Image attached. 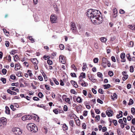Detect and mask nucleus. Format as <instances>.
I'll return each mask as SVG.
<instances>
[{"instance_id": "f257e3e1", "label": "nucleus", "mask_w": 135, "mask_h": 135, "mask_svg": "<svg viewBox=\"0 0 135 135\" xmlns=\"http://www.w3.org/2000/svg\"><path fill=\"white\" fill-rule=\"evenodd\" d=\"M87 13V15L93 23L99 25L102 23L103 19L101 16V14L99 11L93 9H89Z\"/></svg>"}, {"instance_id": "f03ea898", "label": "nucleus", "mask_w": 135, "mask_h": 135, "mask_svg": "<svg viewBox=\"0 0 135 135\" xmlns=\"http://www.w3.org/2000/svg\"><path fill=\"white\" fill-rule=\"evenodd\" d=\"M27 127L28 130L32 133H35L38 131V128L36 125L32 123H29L27 124Z\"/></svg>"}, {"instance_id": "7ed1b4c3", "label": "nucleus", "mask_w": 135, "mask_h": 135, "mask_svg": "<svg viewBox=\"0 0 135 135\" xmlns=\"http://www.w3.org/2000/svg\"><path fill=\"white\" fill-rule=\"evenodd\" d=\"M7 123V119L4 117L1 118L0 119V128H2Z\"/></svg>"}, {"instance_id": "20e7f679", "label": "nucleus", "mask_w": 135, "mask_h": 135, "mask_svg": "<svg viewBox=\"0 0 135 135\" xmlns=\"http://www.w3.org/2000/svg\"><path fill=\"white\" fill-rule=\"evenodd\" d=\"M13 132L17 135H20L22 133V130L19 128H15L13 129Z\"/></svg>"}, {"instance_id": "39448f33", "label": "nucleus", "mask_w": 135, "mask_h": 135, "mask_svg": "<svg viewBox=\"0 0 135 135\" xmlns=\"http://www.w3.org/2000/svg\"><path fill=\"white\" fill-rule=\"evenodd\" d=\"M70 28L71 30H72V32L74 33L76 32V27L75 24L73 22H71Z\"/></svg>"}, {"instance_id": "423d86ee", "label": "nucleus", "mask_w": 135, "mask_h": 135, "mask_svg": "<svg viewBox=\"0 0 135 135\" xmlns=\"http://www.w3.org/2000/svg\"><path fill=\"white\" fill-rule=\"evenodd\" d=\"M50 20L51 23H55L57 22V17L54 15H51L50 16Z\"/></svg>"}, {"instance_id": "0eeeda50", "label": "nucleus", "mask_w": 135, "mask_h": 135, "mask_svg": "<svg viewBox=\"0 0 135 135\" xmlns=\"http://www.w3.org/2000/svg\"><path fill=\"white\" fill-rule=\"evenodd\" d=\"M108 61V60L104 57H103L102 59V65L104 67L106 68V64Z\"/></svg>"}, {"instance_id": "6e6552de", "label": "nucleus", "mask_w": 135, "mask_h": 135, "mask_svg": "<svg viewBox=\"0 0 135 135\" xmlns=\"http://www.w3.org/2000/svg\"><path fill=\"white\" fill-rule=\"evenodd\" d=\"M59 61L62 64H65L66 63L64 57L62 55L59 57Z\"/></svg>"}, {"instance_id": "1a4fd4ad", "label": "nucleus", "mask_w": 135, "mask_h": 135, "mask_svg": "<svg viewBox=\"0 0 135 135\" xmlns=\"http://www.w3.org/2000/svg\"><path fill=\"white\" fill-rule=\"evenodd\" d=\"M120 57L122 60H121L122 62H124L126 61V60L125 59V55L124 53H122L120 55Z\"/></svg>"}, {"instance_id": "9d476101", "label": "nucleus", "mask_w": 135, "mask_h": 135, "mask_svg": "<svg viewBox=\"0 0 135 135\" xmlns=\"http://www.w3.org/2000/svg\"><path fill=\"white\" fill-rule=\"evenodd\" d=\"M113 111L112 110H107L106 112V113L109 117L112 116L113 115Z\"/></svg>"}, {"instance_id": "9b49d317", "label": "nucleus", "mask_w": 135, "mask_h": 135, "mask_svg": "<svg viewBox=\"0 0 135 135\" xmlns=\"http://www.w3.org/2000/svg\"><path fill=\"white\" fill-rule=\"evenodd\" d=\"M31 62L34 64L35 66H36L37 64H38V61L36 58L31 59Z\"/></svg>"}, {"instance_id": "f8f14e48", "label": "nucleus", "mask_w": 135, "mask_h": 135, "mask_svg": "<svg viewBox=\"0 0 135 135\" xmlns=\"http://www.w3.org/2000/svg\"><path fill=\"white\" fill-rule=\"evenodd\" d=\"M113 17H114L115 18H116V17L117 16V9L115 8L113 10Z\"/></svg>"}, {"instance_id": "ddd939ff", "label": "nucleus", "mask_w": 135, "mask_h": 135, "mask_svg": "<svg viewBox=\"0 0 135 135\" xmlns=\"http://www.w3.org/2000/svg\"><path fill=\"white\" fill-rule=\"evenodd\" d=\"M20 68V64H16L15 65V69L16 70H17Z\"/></svg>"}, {"instance_id": "4468645a", "label": "nucleus", "mask_w": 135, "mask_h": 135, "mask_svg": "<svg viewBox=\"0 0 135 135\" xmlns=\"http://www.w3.org/2000/svg\"><path fill=\"white\" fill-rule=\"evenodd\" d=\"M71 83L75 88L78 87V85L76 83L75 81L71 80Z\"/></svg>"}, {"instance_id": "2eb2a0df", "label": "nucleus", "mask_w": 135, "mask_h": 135, "mask_svg": "<svg viewBox=\"0 0 135 135\" xmlns=\"http://www.w3.org/2000/svg\"><path fill=\"white\" fill-rule=\"evenodd\" d=\"M7 92L8 93L10 94L11 95H16L17 94V93L14 91H11L10 89H8L7 90Z\"/></svg>"}, {"instance_id": "dca6fc26", "label": "nucleus", "mask_w": 135, "mask_h": 135, "mask_svg": "<svg viewBox=\"0 0 135 135\" xmlns=\"http://www.w3.org/2000/svg\"><path fill=\"white\" fill-rule=\"evenodd\" d=\"M26 117V120H30L31 119L33 118V116H32V115H25Z\"/></svg>"}, {"instance_id": "f3484780", "label": "nucleus", "mask_w": 135, "mask_h": 135, "mask_svg": "<svg viewBox=\"0 0 135 135\" xmlns=\"http://www.w3.org/2000/svg\"><path fill=\"white\" fill-rule=\"evenodd\" d=\"M88 77L89 79L93 83H95L96 81V79L94 78L93 76H88Z\"/></svg>"}, {"instance_id": "a211bd4d", "label": "nucleus", "mask_w": 135, "mask_h": 135, "mask_svg": "<svg viewBox=\"0 0 135 135\" xmlns=\"http://www.w3.org/2000/svg\"><path fill=\"white\" fill-rule=\"evenodd\" d=\"M111 98L113 99V100H114V98L117 99V95L115 93H114L113 94V96L111 95L110 96Z\"/></svg>"}, {"instance_id": "6ab92c4d", "label": "nucleus", "mask_w": 135, "mask_h": 135, "mask_svg": "<svg viewBox=\"0 0 135 135\" xmlns=\"http://www.w3.org/2000/svg\"><path fill=\"white\" fill-rule=\"evenodd\" d=\"M81 77L83 78H85V74L84 73H81L80 76H79V78L80 79Z\"/></svg>"}, {"instance_id": "aec40b11", "label": "nucleus", "mask_w": 135, "mask_h": 135, "mask_svg": "<svg viewBox=\"0 0 135 135\" xmlns=\"http://www.w3.org/2000/svg\"><path fill=\"white\" fill-rule=\"evenodd\" d=\"M5 108H6V111H5L6 113L7 114H9L10 113V110H9V108L7 107H5Z\"/></svg>"}, {"instance_id": "412c9836", "label": "nucleus", "mask_w": 135, "mask_h": 135, "mask_svg": "<svg viewBox=\"0 0 135 135\" xmlns=\"http://www.w3.org/2000/svg\"><path fill=\"white\" fill-rule=\"evenodd\" d=\"M10 88L12 90L15 91L17 92H18L19 91L18 89L16 88L15 87H11Z\"/></svg>"}, {"instance_id": "4be33fe9", "label": "nucleus", "mask_w": 135, "mask_h": 135, "mask_svg": "<svg viewBox=\"0 0 135 135\" xmlns=\"http://www.w3.org/2000/svg\"><path fill=\"white\" fill-rule=\"evenodd\" d=\"M126 57L129 61H131L132 60V58L131 57L130 54H129L126 55Z\"/></svg>"}, {"instance_id": "5701e85b", "label": "nucleus", "mask_w": 135, "mask_h": 135, "mask_svg": "<svg viewBox=\"0 0 135 135\" xmlns=\"http://www.w3.org/2000/svg\"><path fill=\"white\" fill-rule=\"evenodd\" d=\"M103 86L104 87V89H108L110 87V84H105L103 85Z\"/></svg>"}, {"instance_id": "b1692460", "label": "nucleus", "mask_w": 135, "mask_h": 135, "mask_svg": "<svg viewBox=\"0 0 135 135\" xmlns=\"http://www.w3.org/2000/svg\"><path fill=\"white\" fill-rule=\"evenodd\" d=\"M77 101L79 103H80L82 102V99L80 97H78L77 98H76Z\"/></svg>"}, {"instance_id": "393cba45", "label": "nucleus", "mask_w": 135, "mask_h": 135, "mask_svg": "<svg viewBox=\"0 0 135 135\" xmlns=\"http://www.w3.org/2000/svg\"><path fill=\"white\" fill-rule=\"evenodd\" d=\"M63 129L64 131L67 130L68 129V127L66 125L64 124L63 126Z\"/></svg>"}, {"instance_id": "a878e982", "label": "nucleus", "mask_w": 135, "mask_h": 135, "mask_svg": "<svg viewBox=\"0 0 135 135\" xmlns=\"http://www.w3.org/2000/svg\"><path fill=\"white\" fill-rule=\"evenodd\" d=\"M14 61L15 62L17 61V60H18L19 57L17 55H16L13 56Z\"/></svg>"}, {"instance_id": "bb28decb", "label": "nucleus", "mask_w": 135, "mask_h": 135, "mask_svg": "<svg viewBox=\"0 0 135 135\" xmlns=\"http://www.w3.org/2000/svg\"><path fill=\"white\" fill-rule=\"evenodd\" d=\"M100 40L102 42H106L107 39L105 37H102L100 38Z\"/></svg>"}, {"instance_id": "cd10ccee", "label": "nucleus", "mask_w": 135, "mask_h": 135, "mask_svg": "<svg viewBox=\"0 0 135 135\" xmlns=\"http://www.w3.org/2000/svg\"><path fill=\"white\" fill-rule=\"evenodd\" d=\"M65 101L66 102L68 103L69 104H70L71 103L70 99L69 98H65Z\"/></svg>"}, {"instance_id": "c85d7f7f", "label": "nucleus", "mask_w": 135, "mask_h": 135, "mask_svg": "<svg viewBox=\"0 0 135 135\" xmlns=\"http://www.w3.org/2000/svg\"><path fill=\"white\" fill-rule=\"evenodd\" d=\"M42 74L44 78L45 81H47V78L46 75L44 72L42 73Z\"/></svg>"}, {"instance_id": "c756f323", "label": "nucleus", "mask_w": 135, "mask_h": 135, "mask_svg": "<svg viewBox=\"0 0 135 135\" xmlns=\"http://www.w3.org/2000/svg\"><path fill=\"white\" fill-rule=\"evenodd\" d=\"M3 31L4 33L5 34V35L8 36L9 34V32L7 31L5 29H3Z\"/></svg>"}, {"instance_id": "7c9ffc66", "label": "nucleus", "mask_w": 135, "mask_h": 135, "mask_svg": "<svg viewBox=\"0 0 135 135\" xmlns=\"http://www.w3.org/2000/svg\"><path fill=\"white\" fill-rule=\"evenodd\" d=\"M131 111L132 113L134 115L135 113V109L134 108H132L131 109Z\"/></svg>"}, {"instance_id": "2f4dec72", "label": "nucleus", "mask_w": 135, "mask_h": 135, "mask_svg": "<svg viewBox=\"0 0 135 135\" xmlns=\"http://www.w3.org/2000/svg\"><path fill=\"white\" fill-rule=\"evenodd\" d=\"M83 66L82 67V69L83 71H84L86 69V66H86V63H83Z\"/></svg>"}, {"instance_id": "473e14b6", "label": "nucleus", "mask_w": 135, "mask_h": 135, "mask_svg": "<svg viewBox=\"0 0 135 135\" xmlns=\"http://www.w3.org/2000/svg\"><path fill=\"white\" fill-rule=\"evenodd\" d=\"M133 101L132 99H130L129 100V102L128 104V105H131L133 104Z\"/></svg>"}, {"instance_id": "72a5a7b5", "label": "nucleus", "mask_w": 135, "mask_h": 135, "mask_svg": "<svg viewBox=\"0 0 135 135\" xmlns=\"http://www.w3.org/2000/svg\"><path fill=\"white\" fill-rule=\"evenodd\" d=\"M108 74L110 76L112 77L113 75V73L112 71H109L108 72Z\"/></svg>"}, {"instance_id": "f704fd0d", "label": "nucleus", "mask_w": 135, "mask_h": 135, "mask_svg": "<svg viewBox=\"0 0 135 135\" xmlns=\"http://www.w3.org/2000/svg\"><path fill=\"white\" fill-rule=\"evenodd\" d=\"M128 77V75H126L122 78V79L123 81H125L127 79Z\"/></svg>"}, {"instance_id": "c9c22d12", "label": "nucleus", "mask_w": 135, "mask_h": 135, "mask_svg": "<svg viewBox=\"0 0 135 135\" xmlns=\"http://www.w3.org/2000/svg\"><path fill=\"white\" fill-rule=\"evenodd\" d=\"M53 81L54 82L55 84L58 85L59 84V83L58 82L57 80L55 78H53L52 79Z\"/></svg>"}, {"instance_id": "e433bc0d", "label": "nucleus", "mask_w": 135, "mask_h": 135, "mask_svg": "<svg viewBox=\"0 0 135 135\" xmlns=\"http://www.w3.org/2000/svg\"><path fill=\"white\" fill-rule=\"evenodd\" d=\"M69 124L71 126V127H73V124H74V121L73 120H70L69 122Z\"/></svg>"}, {"instance_id": "4c0bfd02", "label": "nucleus", "mask_w": 135, "mask_h": 135, "mask_svg": "<svg viewBox=\"0 0 135 135\" xmlns=\"http://www.w3.org/2000/svg\"><path fill=\"white\" fill-rule=\"evenodd\" d=\"M131 131L133 133L135 132V127L133 126H132L131 127Z\"/></svg>"}, {"instance_id": "58836bf2", "label": "nucleus", "mask_w": 135, "mask_h": 135, "mask_svg": "<svg viewBox=\"0 0 135 135\" xmlns=\"http://www.w3.org/2000/svg\"><path fill=\"white\" fill-rule=\"evenodd\" d=\"M1 80L3 84H5L6 83V80L5 78H2L1 79Z\"/></svg>"}, {"instance_id": "ea45409f", "label": "nucleus", "mask_w": 135, "mask_h": 135, "mask_svg": "<svg viewBox=\"0 0 135 135\" xmlns=\"http://www.w3.org/2000/svg\"><path fill=\"white\" fill-rule=\"evenodd\" d=\"M7 72V70L5 69H3L2 70V72L3 74L5 75L6 73Z\"/></svg>"}, {"instance_id": "a19ab883", "label": "nucleus", "mask_w": 135, "mask_h": 135, "mask_svg": "<svg viewBox=\"0 0 135 135\" xmlns=\"http://www.w3.org/2000/svg\"><path fill=\"white\" fill-rule=\"evenodd\" d=\"M99 59L98 58H95L93 59V61L94 63H96L98 62V61Z\"/></svg>"}, {"instance_id": "79ce46f5", "label": "nucleus", "mask_w": 135, "mask_h": 135, "mask_svg": "<svg viewBox=\"0 0 135 135\" xmlns=\"http://www.w3.org/2000/svg\"><path fill=\"white\" fill-rule=\"evenodd\" d=\"M47 61L49 65H51L52 64V61L50 60H48Z\"/></svg>"}, {"instance_id": "37998d69", "label": "nucleus", "mask_w": 135, "mask_h": 135, "mask_svg": "<svg viewBox=\"0 0 135 135\" xmlns=\"http://www.w3.org/2000/svg\"><path fill=\"white\" fill-rule=\"evenodd\" d=\"M10 78L12 80H15L16 79V76L14 75H12L10 76Z\"/></svg>"}, {"instance_id": "c03bdc74", "label": "nucleus", "mask_w": 135, "mask_h": 135, "mask_svg": "<svg viewBox=\"0 0 135 135\" xmlns=\"http://www.w3.org/2000/svg\"><path fill=\"white\" fill-rule=\"evenodd\" d=\"M111 59L114 62H116V60L115 58V57L114 56H112L111 57Z\"/></svg>"}, {"instance_id": "a18cd8bd", "label": "nucleus", "mask_w": 135, "mask_h": 135, "mask_svg": "<svg viewBox=\"0 0 135 135\" xmlns=\"http://www.w3.org/2000/svg\"><path fill=\"white\" fill-rule=\"evenodd\" d=\"M53 7L55 11L56 12H57L58 11V9L57 6L56 5H54Z\"/></svg>"}, {"instance_id": "49530a36", "label": "nucleus", "mask_w": 135, "mask_h": 135, "mask_svg": "<svg viewBox=\"0 0 135 135\" xmlns=\"http://www.w3.org/2000/svg\"><path fill=\"white\" fill-rule=\"evenodd\" d=\"M70 75L72 77H76V74L75 73H71L70 74Z\"/></svg>"}, {"instance_id": "de8ad7c7", "label": "nucleus", "mask_w": 135, "mask_h": 135, "mask_svg": "<svg viewBox=\"0 0 135 135\" xmlns=\"http://www.w3.org/2000/svg\"><path fill=\"white\" fill-rule=\"evenodd\" d=\"M38 95L40 98H42L43 96V95L41 92L39 93Z\"/></svg>"}, {"instance_id": "09e8293b", "label": "nucleus", "mask_w": 135, "mask_h": 135, "mask_svg": "<svg viewBox=\"0 0 135 135\" xmlns=\"http://www.w3.org/2000/svg\"><path fill=\"white\" fill-rule=\"evenodd\" d=\"M59 47L60 49L61 50L64 49V46L62 44H60L59 45Z\"/></svg>"}, {"instance_id": "8fccbe9b", "label": "nucleus", "mask_w": 135, "mask_h": 135, "mask_svg": "<svg viewBox=\"0 0 135 135\" xmlns=\"http://www.w3.org/2000/svg\"><path fill=\"white\" fill-rule=\"evenodd\" d=\"M115 126H116L117 124V121L115 120H113L112 121Z\"/></svg>"}, {"instance_id": "3c124183", "label": "nucleus", "mask_w": 135, "mask_h": 135, "mask_svg": "<svg viewBox=\"0 0 135 135\" xmlns=\"http://www.w3.org/2000/svg\"><path fill=\"white\" fill-rule=\"evenodd\" d=\"M134 26H132L131 25H129L128 27V28H129L131 29L132 30H134Z\"/></svg>"}, {"instance_id": "603ef678", "label": "nucleus", "mask_w": 135, "mask_h": 135, "mask_svg": "<svg viewBox=\"0 0 135 135\" xmlns=\"http://www.w3.org/2000/svg\"><path fill=\"white\" fill-rule=\"evenodd\" d=\"M70 92L71 93L74 94H76L77 93L75 91V90L73 89H71V90Z\"/></svg>"}, {"instance_id": "864d4df0", "label": "nucleus", "mask_w": 135, "mask_h": 135, "mask_svg": "<svg viewBox=\"0 0 135 135\" xmlns=\"http://www.w3.org/2000/svg\"><path fill=\"white\" fill-rule=\"evenodd\" d=\"M82 126L83 128L85 129L86 128V125L85 123H84L82 124Z\"/></svg>"}, {"instance_id": "5fc2aeb1", "label": "nucleus", "mask_w": 135, "mask_h": 135, "mask_svg": "<svg viewBox=\"0 0 135 135\" xmlns=\"http://www.w3.org/2000/svg\"><path fill=\"white\" fill-rule=\"evenodd\" d=\"M71 68H73L75 71H76V70H77L76 68L74 65H72L71 66Z\"/></svg>"}, {"instance_id": "6e6d98bb", "label": "nucleus", "mask_w": 135, "mask_h": 135, "mask_svg": "<svg viewBox=\"0 0 135 135\" xmlns=\"http://www.w3.org/2000/svg\"><path fill=\"white\" fill-rule=\"evenodd\" d=\"M88 112L87 111L85 110L83 112V115L84 116H86L87 115Z\"/></svg>"}, {"instance_id": "4d7b16f0", "label": "nucleus", "mask_w": 135, "mask_h": 135, "mask_svg": "<svg viewBox=\"0 0 135 135\" xmlns=\"http://www.w3.org/2000/svg\"><path fill=\"white\" fill-rule=\"evenodd\" d=\"M33 99L35 101H38L39 100V99L36 97H34L33 98Z\"/></svg>"}, {"instance_id": "13d9d810", "label": "nucleus", "mask_w": 135, "mask_h": 135, "mask_svg": "<svg viewBox=\"0 0 135 135\" xmlns=\"http://www.w3.org/2000/svg\"><path fill=\"white\" fill-rule=\"evenodd\" d=\"M64 110L65 111H66L68 110V107L67 106L65 105L64 107Z\"/></svg>"}, {"instance_id": "bf43d9fd", "label": "nucleus", "mask_w": 135, "mask_h": 135, "mask_svg": "<svg viewBox=\"0 0 135 135\" xmlns=\"http://www.w3.org/2000/svg\"><path fill=\"white\" fill-rule=\"evenodd\" d=\"M98 92L99 93L101 94H103V91L102 89H99L98 90Z\"/></svg>"}, {"instance_id": "052dcab7", "label": "nucleus", "mask_w": 135, "mask_h": 135, "mask_svg": "<svg viewBox=\"0 0 135 135\" xmlns=\"http://www.w3.org/2000/svg\"><path fill=\"white\" fill-rule=\"evenodd\" d=\"M133 68L132 66L130 67V71L132 73L133 72Z\"/></svg>"}, {"instance_id": "680f3d73", "label": "nucleus", "mask_w": 135, "mask_h": 135, "mask_svg": "<svg viewBox=\"0 0 135 135\" xmlns=\"http://www.w3.org/2000/svg\"><path fill=\"white\" fill-rule=\"evenodd\" d=\"M14 105H11L10 106L11 108L13 111L15 110L16 109L14 107Z\"/></svg>"}, {"instance_id": "e2e57ef3", "label": "nucleus", "mask_w": 135, "mask_h": 135, "mask_svg": "<svg viewBox=\"0 0 135 135\" xmlns=\"http://www.w3.org/2000/svg\"><path fill=\"white\" fill-rule=\"evenodd\" d=\"M9 42L8 41H6L5 42V45L7 47H8L9 45Z\"/></svg>"}, {"instance_id": "0e129e2a", "label": "nucleus", "mask_w": 135, "mask_h": 135, "mask_svg": "<svg viewBox=\"0 0 135 135\" xmlns=\"http://www.w3.org/2000/svg\"><path fill=\"white\" fill-rule=\"evenodd\" d=\"M97 101L98 102L100 103L101 104H102L103 103V102L100 99H98L97 100Z\"/></svg>"}, {"instance_id": "69168bd1", "label": "nucleus", "mask_w": 135, "mask_h": 135, "mask_svg": "<svg viewBox=\"0 0 135 135\" xmlns=\"http://www.w3.org/2000/svg\"><path fill=\"white\" fill-rule=\"evenodd\" d=\"M27 73L29 74V75L30 76H31L32 75V74L31 72V71L30 70H28Z\"/></svg>"}, {"instance_id": "338daca9", "label": "nucleus", "mask_w": 135, "mask_h": 135, "mask_svg": "<svg viewBox=\"0 0 135 135\" xmlns=\"http://www.w3.org/2000/svg\"><path fill=\"white\" fill-rule=\"evenodd\" d=\"M129 47H132L133 45V43L132 41H130L129 42Z\"/></svg>"}, {"instance_id": "774afa93", "label": "nucleus", "mask_w": 135, "mask_h": 135, "mask_svg": "<svg viewBox=\"0 0 135 135\" xmlns=\"http://www.w3.org/2000/svg\"><path fill=\"white\" fill-rule=\"evenodd\" d=\"M53 112L55 113V114H57L58 113V111L56 109H54L53 110Z\"/></svg>"}]
</instances>
